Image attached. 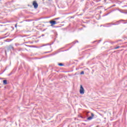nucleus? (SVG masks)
<instances>
[{
  "label": "nucleus",
  "mask_w": 127,
  "mask_h": 127,
  "mask_svg": "<svg viewBox=\"0 0 127 127\" xmlns=\"http://www.w3.org/2000/svg\"><path fill=\"white\" fill-rule=\"evenodd\" d=\"M79 93L81 95H84V94L85 93V89H84V87H83V86L82 85H80Z\"/></svg>",
  "instance_id": "nucleus-1"
},
{
  "label": "nucleus",
  "mask_w": 127,
  "mask_h": 127,
  "mask_svg": "<svg viewBox=\"0 0 127 127\" xmlns=\"http://www.w3.org/2000/svg\"><path fill=\"white\" fill-rule=\"evenodd\" d=\"M33 5L34 8H37V7H38V4L37 3L36 0H34L33 1Z\"/></svg>",
  "instance_id": "nucleus-2"
},
{
  "label": "nucleus",
  "mask_w": 127,
  "mask_h": 127,
  "mask_svg": "<svg viewBox=\"0 0 127 127\" xmlns=\"http://www.w3.org/2000/svg\"><path fill=\"white\" fill-rule=\"evenodd\" d=\"M50 23L51 24V26H54L55 24H57V22H56V21L51 20L50 21Z\"/></svg>",
  "instance_id": "nucleus-3"
},
{
  "label": "nucleus",
  "mask_w": 127,
  "mask_h": 127,
  "mask_svg": "<svg viewBox=\"0 0 127 127\" xmlns=\"http://www.w3.org/2000/svg\"><path fill=\"white\" fill-rule=\"evenodd\" d=\"M3 83L4 85H6V84H7V81L6 80H4L3 81Z\"/></svg>",
  "instance_id": "nucleus-4"
},
{
  "label": "nucleus",
  "mask_w": 127,
  "mask_h": 127,
  "mask_svg": "<svg viewBox=\"0 0 127 127\" xmlns=\"http://www.w3.org/2000/svg\"><path fill=\"white\" fill-rule=\"evenodd\" d=\"M93 119V117H90L87 118L88 121H91Z\"/></svg>",
  "instance_id": "nucleus-5"
},
{
  "label": "nucleus",
  "mask_w": 127,
  "mask_h": 127,
  "mask_svg": "<svg viewBox=\"0 0 127 127\" xmlns=\"http://www.w3.org/2000/svg\"><path fill=\"white\" fill-rule=\"evenodd\" d=\"M120 47H120V46H118V47H115V48H114V49H119V48H120Z\"/></svg>",
  "instance_id": "nucleus-6"
},
{
  "label": "nucleus",
  "mask_w": 127,
  "mask_h": 127,
  "mask_svg": "<svg viewBox=\"0 0 127 127\" xmlns=\"http://www.w3.org/2000/svg\"><path fill=\"white\" fill-rule=\"evenodd\" d=\"M58 65H59V66H62L64 65V64H59Z\"/></svg>",
  "instance_id": "nucleus-7"
},
{
  "label": "nucleus",
  "mask_w": 127,
  "mask_h": 127,
  "mask_svg": "<svg viewBox=\"0 0 127 127\" xmlns=\"http://www.w3.org/2000/svg\"><path fill=\"white\" fill-rule=\"evenodd\" d=\"M80 75H84V71H82L80 72Z\"/></svg>",
  "instance_id": "nucleus-8"
},
{
  "label": "nucleus",
  "mask_w": 127,
  "mask_h": 127,
  "mask_svg": "<svg viewBox=\"0 0 127 127\" xmlns=\"http://www.w3.org/2000/svg\"><path fill=\"white\" fill-rule=\"evenodd\" d=\"M91 117L93 118H94V114L91 113Z\"/></svg>",
  "instance_id": "nucleus-9"
},
{
  "label": "nucleus",
  "mask_w": 127,
  "mask_h": 127,
  "mask_svg": "<svg viewBox=\"0 0 127 127\" xmlns=\"http://www.w3.org/2000/svg\"><path fill=\"white\" fill-rule=\"evenodd\" d=\"M57 19H60V18H55V20H57Z\"/></svg>",
  "instance_id": "nucleus-10"
}]
</instances>
